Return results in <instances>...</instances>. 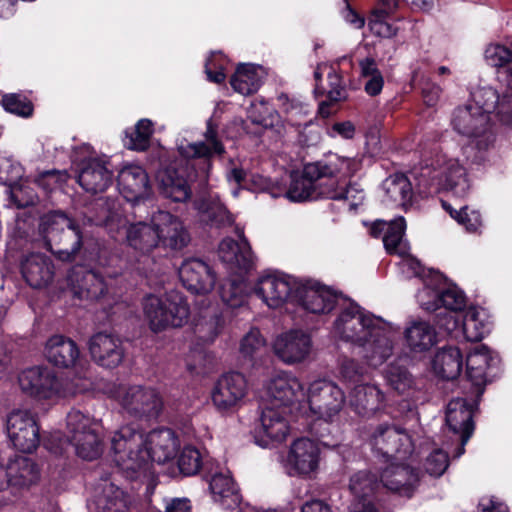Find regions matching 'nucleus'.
<instances>
[{
  "instance_id": "obj_37",
  "label": "nucleus",
  "mask_w": 512,
  "mask_h": 512,
  "mask_svg": "<svg viewBox=\"0 0 512 512\" xmlns=\"http://www.w3.org/2000/svg\"><path fill=\"white\" fill-rule=\"evenodd\" d=\"M40 479V469L29 457L17 456L8 462V487L26 489Z\"/></svg>"
},
{
  "instance_id": "obj_7",
  "label": "nucleus",
  "mask_w": 512,
  "mask_h": 512,
  "mask_svg": "<svg viewBox=\"0 0 512 512\" xmlns=\"http://www.w3.org/2000/svg\"><path fill=\"white\" fill-rule=\"evenodd\" d=\"M490 117L472 99L464 105L456 107L452 113L451 124L459 134L473 138L479 151H487L493 147L495 136L490 130Z\"/></svg>"
},
{
  "instance_id": "obj_41",
  "label": "nucleus",
  "mask_w": 512,
  "mask_h": 512,
  "mask_svg": "<svg viewBox=\"0 0 512 512\" xmlns=\"http://www.w3.org/2000/svg\"><path fill=\"white\" fill-rule=\"evenodd\" d=\"M126 239L132 248L142 253H149L159 245V236L152 222L131 224L127 228Z\"/></svg>"
},
{
  "instance_id": "obj_11",
  "label": "nucleus",
  "mask_w": 512,
  "mask_h": 512,
  "mask_svg": "<svg viewBox=\"0 0 512 512\" xmlns=\"http://www.w3.org/2000/svg\"><path fill=\"white\" fill-rule=\"evenodd\" d=\"M343 390L334 382L317 379L311 382L306 393V402L313 416L332 422L345 405Z\"/></svg>"
},
{
  "instance_id": "obj_14",
  "label": "nucleus",
  "mask_w": 512,
  "mask_h": 512,
  "mask_svg": "<svg viewBox=\"0 0 512 512\" xmlns=\"http://www.w3.org/2000/svg\"><path fill=\"white\" fill-rule=\"evenodd\" d=\"M270 404L293 412L299 410L305 397L301 381L291 373L280 372L273 376L266 386Z\"/></svg>"
},
{
  "instance_id": "obj_57",
  "label": "nucleus",
  "mask_w": 512,
  "mask_h": 512,
  "mask_svg": "<svg viewBox=\"0 0 512 512\" xmlns=\"http://www.w3.org/2000/svg\"><path fill=\"white\" fill-rule=\"evenodd\" d=\"M388 12L384 10H374L369 17L370 31L378 37L392 38L398 31L399 27L388 20Z\"/></svg>"
},
{
  "instance_id": "obj_62",
  "label": "nucleus",
  "mask_w": 512,
  "mask_h": 512,
  "mask_svg": "<svg viewBox=\"0 0 512 512\" xmlns=\"http://www.w3.org/2000/svg\"><path fill=\"white\" fill-rule=\"evenodd\" d=\"M449 465V459L446 452L441 449L434 450L425 460L424 467L426 472L434 477L441 476Z\"/></svg>"
},
{
  "instance_id": "obj_39",
  "label": "nucleus",
  "mask_w": 512,
  "mask_h": 512,
  "mask_svg": "<svg viewBox=\"0 0 512 512\" xmlns=\"http://www.w3.org/2000/svg\"><path fill=\"white\" fill-rule=\"evenodd\" d=\"M98 512H129L130 496L113 483H104L101 492L95 498Z\"/></svg>"
},
{
  "instance_id": "obj_6",
  "label": "nucleus",
  "mask_w": 512,
  "mask_h": 512,
  "mask_svg": "<svg viewBox=\"0 0 512 512\" xmlns=\"http://www.w3.org/2000/svg\"><path fill=\"white\" fill-rule=\"evenodd\" d=\"M39 232L46 246L62 260H72L82 245V236L74 222L62 211H51L40 218Z\"/></svg>"
},
{
  "instance_id": "obj_8",
  "label": "nucleus",
  "mask_w": 512,
  "mask_h": 512,
  "mask_svg": "<svg viewBox=\"0 0 512 512\" xmlns=\"http://www.w3.org/2000/svg\"><path fill=\"white\" fill-rule=\"evenodd\" d=\"M67 437L76 455L83 460L92 461L102 454L101 425L78 410L67 415Z\"/></svg>"
},
{
  "instance_id": "obj_50",
  "label": "nucleus",
  "mask_w": 512,
  "mask_h": 512,
  "mask_svg": "<svg viewBox=\"0 0 512 512\" xmlns=\"http://www.w3.org/2000/svg\"><path fill=\"white\" fill-rule=\"evenodd\" d=\"M245 282L239 275L225 280L220 286V296L224 303L232 308L241 307L247 298Z\"/></svg>"
},
{
  "instance_id": "obj_48",
  "label": "nucleus",
  "mask_w": 512,
  "mask_h": 512,
  "mask_svg": "<svg viewBox=\"0 0 512 512\" xmlns=\"http://www.w3.org/2000/svg\"><path fill=\"white\" fill-rule=\"evenodd\" d=\"M260 68L252 64L239 65L230 83L233 89L242 94L255 93L261 85Z\"/></svg>"
},
{
  "instance_id": "obj_29",
  "label": "nucleus",
  "mask_w": 512,
  "mask_h": 512,
  "mask_svg": "<svg viewBox=\"0 0 512 512\" xmlns=\"http://www.w3.org/2000/svg\"><path fill=\"white\" fill-rule=\"evenodd\" d=\"M117 182L120 193L128 201H138L149 194L148 175L139 165L124 166L118 174Z\"/></svg>"
},
{
  "instance_id": "obj_22",
  "label": "nucleus",
  "mask_w": 512,
  "mask_h": 512,
  "mask_svg": "<svg viewBox=\"0 0 512 512\" xmlns=\"http://www.w3.org/2000/svg\"><path fill=\"white\" fill-rule=\"evenodd\" d=\"M179 277L184 287L195 294L211 292L216 283V276L212 268L197 258L188 259L182 263Z\"/></svg>"
},
{
  "instance_id": "obj_59",
  "label": "nucleus",
  "mask_w": 512,
  "mask_h": 512,
  "mask_svg": "<svg viewBox=\"0 0 512 512\" xmlns=\"http://www.w3.org/2000/svg\"><path fill=\"white\" fill-rule=\"evenodd\" d=\"M2 106L7 112L21 117H29L33 113V104L25 96L17 93L6 94L2 97Z\"/></svg>"
},
{
  "instance_id": "obj_58",
  "label": "nucleus",
  "mask_w": 512,
  "mask_h": 512,
  "mask_svg": "<svg viewBox=\"0 0 512 512\" xmlns=\"http://www.w3.org/2000/svg\"><path fill=\"white\" fill-rule=\"evenodd\" d=\"M384 377L388 385L400 394L407 392L413 385L409 372L397 365H389L384 371Z\"/></svg>"
},
{
  "instance_id": "obj_45",
  "label": "nucleus",
  "mask_w": 512,
  "mask_h": 512,
  "mask_svg": "<svg viewBox=\"0 0 512 512\" xmlns=\"http://www.w3.org/2000/svg\"><path fill=\"white\" fill-rule=\"evenodd\" d=\"M493 360L489 349L485 345L477 346L467 356V376L475 386L479 387L486 382V372Z\"/></svg>"
},
{
  "instance_id": "obj_12",
  "label": "nucleus",
  "mask_w": 512,
  "mask_h": 512,
  "mask_svg": "<svg viewBox=\"0 0 512 512\" xmlns=\"http://www.w3.org/2000/svg\"><path fill=\"white\" fill-rule=\"evenodd\" d=\"M122 408L137 419H156L163 409V398L153 387L132 385L118 393Z\"/></svg>"
},
{
  "instance_id": "obj_60",
  "label": "nucleus",
  "mask_w": 512,
  "mask_h": 512,
  "mask_svg": "<svg viewBox=\"0 0 512 512\" xmlns=\"http://www.w3.org/2000/svg\"><path fill=\"white\" fill-rule=\"evenodd\" d=\"M265 348V340L258 329H251L241 340L240 352L243 356L252 358Z\"/></svg>"
},
{
  "instance_id": "obj_55",
  "label": "nucleus",
  "mask_w": 512,
  "mask_h": 512,
  "mask_svg": "<svg viewBox=\"0 0 512 512\" xmlns=\"http://www.w3.org/2000/svg\"><path fill=\"white\" fill-rule=\"evenodd\" d=\"M485 59L493 67L503 68L512 77V50L500 44L489 45L485 50Z\"/></svg>"
},
{
  "instance_id": "obj_53",
  "label": "nucleus",
  "mask_w": 512,
  "mask_h": 512,
  "mask_svg": "<svg viewBox=\"0 0 512 512\" xmlns=\"http://www.w3.org/2000/svg\"><path fill=\"white\" fill-rule=\"evenodd\" d=\"M277 105L279 109L287 115L290 121H294L293 124L299 125L296 120L304 115L308 114V106L304 101L295 95L288 93H280L277 96Z\"/></svg>"
},
{
  "instance_id": "obj_36",
  "label": "nucleus",
  "mask_w": 512,
  "mask_h": 512,
  "mask_svg": "<svg viewBox=\"0 0 512 512\" xmlns=\"http://www.w3.org/2000/svg\"><path fill=\"white\" fill-rule=\"evenodd\" d=\"M218 253L221 261L231 270H248L253 264L251 247L245 238L239 242L231 238L223 239Z\"/></svg>"
},
{
  "instance_id": "obj_52",
  "label": "nucleus",
  "mask_w": 512,
  "mask_h": 512,
  "mask_svg": "<svg viewBox=\"0 0 512 512\" xmlns=\"http://www.w3.org/2000/svg\"><path fill=\"white\" fill-rule=\"evenodd\" d=\"M203 219L211 226L222 228L233 224L234 219L223 203L211 199L204 204Z\"/></svg>"
},
{
  "instance_id": "obj_38",
  "label": "nucleus",
  "mask_w": 512,
  "mask_h": 512,
  "mask_svg": "<svg viewBox=\"0 0 512 512\" xmlns=\"http://www.w3.org/2000/svg\"><path fill=\"white\" fill-rule=\"evenodd\" d=\"M289 410L275 407L272 405L266 406L261 413L260 423L261 431L263 434L272 441H283L289 432V425L287 421V414Z\"/></svg>"
},
{
  "instance_id": "obj_19",
  "label": "nucleus",
  "mask_w": 512,
  "mask_h": 512,
  "mask_svg": "<svg viewBox=\"0 0 512 512\" xmlns=\"http://www.w3.org/2000/svg\"><path fill=\"white\" fill-rule=\"evenodd\" d=\"M274 353L284 363L292 365L306 360L312 351L309 334L292 330L279 335L273 344Z\"/></svg>"
},
{
  "instance_id": "obj_40",
  "label": "nucleus",
  "mask_w": 512,
  "mask_h": 512,
  "mask_svg": "<svg viewBox=\"0 0 512 512\" xmlns=\"http://www.w3.org/2000/svg\"><path fill=\"white\" fill-rule=\"evenodd\" d=\"M209 487L214 500L224 508L233 509L239 505L240 494L229 472L215 473Z\"/></svg>"
},
{
  "instance_id": "obj_46",
  "label": "nucleus",
  "mask_w": 512,
  "mask_h": 512,
  "mask_svg": "<svg viewBox=\"0 0 512 512\" xmlns=\"http://www.w3.org/2000/svg\"><path fill=\"white\" fill-rule=\"evenodd\" d=\"M490 331V324L483 310L468 309L462 316L461 332L467 341H481Z\"/></svg>"
},
{
  "instance_id": "obj_3",
  "label": "nucleus",
  "mask_w": 512,
  "mask_h": 512,
  "mask_svg": "<svg viewBox=\"0 0 512 512\" xmlns=\"http://www.w3.org/2000/svg\"><path fill=\"white\" fill-rule=\"evenodd\" d=\"M18 384L27 396L49 404L84 391L87 387L79 384L80 379L60 377L46 366H32L18 374Z\"/></svg>"
},
{
  "instance_id": "obj_17",
  "label": "nucleus",
  "mask_w": 512,
  "mask_h": 512,
  "mask_svg": "<svg viewBox=\"0 0 512 512\" xmlns=\"http://www.w3.org/2000/svg\"><path fill=\"white\" fill-rule=\"evenodd\" d=\"M293 297L306 311L314 314L330 312L338 299L331 288L311 280L299 284Z\"/></svg>"
},
{
  "instance_id": "obj_43",
  "label": "nucleus",
  "mask_w": 512,
  "mask_h": 512,
  "mask_svg": "<svg viewBox=\"0 0 512 512\" xmlns=\"http://www.w3.org/2000/svg\"><path fill=\"white\" fill-rule=\"evenodd\" d=\"M463 366L462 354L457 347H444L433 360L434 371L443 379L452 380L459 376Z\"/></svg>"
},
{
  "instance_id": "obj_5",
  "label": "nucleus",
  "mask_w": 512,
  "mask_h": 512,
  "mask_svg": "<svg viewBox=\"0 0 512 512\" xmlns=\"http://www.w3.org/2000/svg\"><path fill=\"white\" fill-rule=\"evenodd\" d=\"M419 183L425 186L424 193L447 190L459 198L465 197L471 188L465 167L458 159L446 154L435 156L431 162V168L422 170Z\"/></svg>"
},
{
  "instance_id": "obj_33",
  "label": "nucleus",
  "mask_w": 512,
  "mask_h": 512,
  "mask_svg": "<svg viewBox=\"0 0 512 512\" xmlns=\"http://www.w3.org/2000/svg\"><path fill=\"white\" fill-rule=\"evenodd\" d=\"M161 194L174 202H185L191 196L186 172L177 165H170L158 175Z\"/></svg>"
},
{
  "instance_id": "obj_21",
  "label": "nucleus",
  "mask_w": 512,
  "mask_h": 512,
  "mask_svg": "<svg viewBox=\"0 0 512 512\" xmlns=\"http://www.w3.org/2000/svg\"><path fill=\"white\" fill-rule=\"evenodd\" d=\"M380 483L391 493L410 498L420 483V474L406 464H390L381 473Z\"/></svg>"
},
{
  "instance_id": "obj_35",
  "label": "nucleus",
  "mask_w": 512,
  "mask_h": 512,
  "mask_svg": "<svg viewBox=\"0 0 512 512\" xmlns=\"http://www.w3.org/2000/svg\"><path fill=\"white\" fill-rule=\"evenodd\" d=\"M315 93L327 95L330 102H339L347 97L341 74L332 65L322 63L314 71Z\"/></svg>"
},
{
  "instance_id": "obj_42",
  "label": "nucleus",
  "mask_w": 512,
  "mask_h": 512,
  "mask_svg": "<svg viewBox=\"0 0 512 512\" xmlns=\"http://www.w3.org/2000/svg\"><path fill=\"white\" fill-rule=\"evenodd\" d=\"M74 295L79 299L97 300L106 292L103 278L94 271H85L80 279L78 274L71 276Z\"/></svg>"
},
{
  "instance_id": "obj_54",
  "label": "nucleus",
  "mask_w": 512,
  "mask_h": 512,
  "mask_svg": "<svg viewBox=\"0 0 512 512\" xmlns=\"http://www.w3.org/2000/svg\"><path fill=\"white\" fill-rule=\"evenodd\" d=\"M153 134V123L149 119H141L135 125L134 130L127 135L126 146L129 149L144 151L148 148L150 138Z\"/></svg>"
},
{
  "instance_id": "obj_63",
  "label": "nucleus",
  "mask_w": 512,
  "mask_h": 512,
  "mask_svg": "<svg viewBox=\"0 0 512 512\" xmlns=\"http://www.w3.org/2000/svg\"><path fill=\"white\" fill-rule=\"evenodd\" d=\"M441 298L442 288H432L428 285L417 294L419 304L427 311H436L441 308Z\"/></svg>"
},
{
  "instance_id": "obj_47",
  "label": "nucleus",
  "mask_w": 512,
  "mask_h": 512,
  "mask_svg": "<svg viewBox=\"0 0 512 512\" xmlns=\"http://www.w3.org/2000/svg\"><path fill=\"white\" fill-rule=\"evenodd\" d=\"M386 197L396 205L406 208L411 204L413 190L410 180L401 173L389 176L383 183Z\"/></svg>"
},
{
  "instance_id": "obj_34",
  "label": "nucleus",
  "mask_w": 512,
  "mask_h": 512,
  "mask_svg": "<svg viewBox=\"0 0 512 512\" xmlns=\"http://www.w3.org/2000/svg\"><path fill=\"white\" fill-rule=\"evenodd\" d=\"M350 404L361 416H370L386 404L384 392L374 384L356 385L350 393Z\"/></svg>"
},
{
  "instance_id": "obj_9",
  "label": "nucleus",
  "mask_w": 512,
  "mask_h": 512,
  "mask_svg": "<svg viewBox=\"0 0 512 512\" xmlns=\"http://www.w3.org/2000/svg\"><path fill=\"white\" fill-rule=\"evenodd\" d=\"M320 162L321 165L329 167V170L321 173L319 178L315 180L316 199L354 200L356 198L354 194H360L345 181V178L353 173L350 159L336 157L329 161Z\"/></svg>"
},
{
  "instance_id": "obj_44",
  "label": "nucleus",
  "mask_w": 512,
  "mask_h": 512,
  "mask_svg": "<svg viewBox=\"0 0 512 512\" xmlns=\"http://www.w3.org/2000/svg\"><path fill=\"white\" fill-rule=\"evenodd\" d=\"M405 337L409 347L415 351H426L436 344L435 328L426 321H413L405 329Z\"/></svg>"
},
{
  "instance_id": "obj_25",
  "label": "nucleus",
  "mask_w": 512,
  "mask_h": 512,
  "mask_svg": "<svg viewBox=\"0 0 512 512\" xmlns=\"http://www.w3.org/2000/svg\"><path fill=\"white\" fill-rule=\"evenodd\" d=\"M151 222L159 236V245L175 250L188 245L189 233L178 217L166 211H158L153 214Z\"/></svg>"
},
{
  "instance_id": "obj_23",
  "label": "nucleus",
  "mask_w": 512,
  "mask_h": 512,
  "mask_svg": "<svg viewBox=\"0 0 512 512\" xmlns=\"http://www.w3.org/2000/svg\"><path fill=\"white\" fill-rule=\"evenodd\" d=\"M320 448L309 438L295 440L288 454L287 462L291 475L308 476L319 466Z\"/></svg>"
},
{
  "instance_id": "obj_30",
  "label": "nucleus",
  "mask_w": 512,
  "mask_h": 512,
  "mask_svg": "<svg viewBox=\"0 0 512 512\" xmlns=\"http://www.w3.org/2000/svg\"><path fill=\"white\" fill-rule=\"evenodd\" d=\"M21 273L33 288L46 287L53 279L54 266L50 257L42 253H30L21 261Z\"/></svg>"
},
{
  "instance_id": "obj_28",
  "label": "nucleus",
  "mask_w": 512,
  "mask_h": 512,
  "mask_svg": "<svg viewBox=\"0 0 512 512\" xmlns=\"http://www.w3.org/2000/svg\"><path fill=\"white\" fill-rule=\"evenodd\" d=\"M77 181L91 194L104 192L113 182V172L104 160L93 158L83 163Z\"/></svg>"
},
{
  "instance_id": "obj_1",
  "label": "nucleus",
  "mask_w": 512,
  "mask_h": 512,
  "mask_svg": "<svg viewBox=\"0 0 512 512\" xmlns=\"http://www.w3.org/2000/svg\"><path fill=\"white\" fill-rule=\"evenodd\" d=\"M332 332L336 338L362 348V357L370 367L381 366L393 353L391 325L358 305L341 311Z\"/></svg>"
},
{
  "instance_id": "obj_32",
  "label": "nucleus",
  "mask_w": 512,
  "mask_h": 512,
  "mask_svg": "<svg viewBox=\"0 0 512 512\" xmlns=\"http://www.w3.org/2000/svg\"><path fill=\"white\" fill-rule=\"evenodd\" d=\"M178 151L186 159H204L207 167H210V159L215 155H222L225 149L222 142L218 139L216 129L209 121L203 141L181 144L178 147Z\"/></svg>"
},
{
  "instance_id": "obj_31",
  "label": "nucleus",
  "mask_w": 512,
  "mask_h": 512,
  "mask_svg": "<svg viewBox=\"0 0 512 512\" xmlns=\"http://www.w3.org/2000/svg\"><path fill=\"white\" fill-rule=\"evenodd\" d=\"M47 361L59 368L74 367L80 358L77 344L63 335L51 336L44 350Z\"/></svg>"
},
{
  "instance_id": "obj_49",
  "label": "nucleus",
  "mask_w": 512,
  "mask_h": 512,
  "mask_svg": "<svg viewBox=\"0 0 512 512\" xmlns=\"http://www.w3.org/2000/svg\"><path fill=\"white\" fill-rule=\"evenodd\" d=\"M222 327L221 316L215 309H208L194 323V333L204 342H212Z\"/></svg>"
},
{
  "instance_id": "obj_10",
  "label": "nucleus",
  "mask_w": 512,
  "mask_h": 512,
  "mask_svg": "<svg viewBox=\"0 0 512 512\" xmlns=\"http://www.w3.org/2000/svg\"><path fill=\"white\" fill-rule=\"evenodd\" d=\"M368 443L373 453L385 460H405L413 452V443L408 433L393 424L375 426L369 434Z\"/></svg>"
},
{
  "instance_id": "obj_56",
  "label": "nucleus",
  "mask_w": 512,
  "mask_h": 512,
  "mask_svg": "<svg viewBox=\"0 0 512 512\" xmlns=\"http://www.w3.org/2000/svg\"><path fill=\"white\" fill-rule=\"evenodd\" d=\"M204 466L201 452L193 446H185L178 458L180 472L186 476L197 474Z\"/></svg>"
},
{
  "instance_id": "obj_27",
  "label": "nucleus",
  "mask_w": 512,
  "mask_h": 512,
  "mask_svg": "<svg viewBox=\"0 0 512 512\" xmlns=\"http://www.w3.org/2000/svg\"><path fill=\"white\" fill-rule=\"evenodd\" d=\"M446 423L450 430L460 437L461 446L456 454V457H460L464 453V446L470 439L474 430L472 409L466 399L456 398L448 403Z\"/></svg>"
},
{
  "instance_id": "obj_20",
  "label": "nucleus",
  "mask_w": 512,
  "mask_h": 512,
  "mask_svg": "<svg viewBox=\"0 0 512 512\" xmlns=\"http://www.w3.org/2000/svg\"><path fill=\"white\" fill-rule=\"evenodd\" d=\"M297 284L288 275L273 273L262 276L255 286V293L270 308L280 307L295 292Z\"/></svg>"
},
{
  "instance_id": "obj_51",
  "label": "nucleus",
  "mask_w": 512,
  "mask_h": 512,
  "mask_svg": "<svg viewBox=\"0 0 512 512\" xmlns=\"http://www.w3.org/2000/svg\"><path fill=\"white\" fill-rule=\"evenodd\" d=\"M379 487V482L375 475L368 471H359L350 479L349 488L358 501H368Z\"/></svg>"
},
{
  "instance_id": "obj_26",
  "label": "nucleus",
  "mask_w": 512,
  "mask_h": 512,
  "mask_svg": "<svg viewBox=\"0 0 512 512\" xmlns=\"http://www.w3.org/2000/svg\"><path fill=\"white\" fill-rule=\"evenodd\" d=\"M327 170L329 167L321 165V162L306 164L301 174H292L290 185L283 195L293 202L316 200L315 180Z\"/></svg>"
},
{
  "instance_id": "obj_61",
  "label": "nucleus",
  "mask_w": 512,
  "mask_h": 512,
  "mask_svg": "<svg viewBox=\"0 0 512 512\" xmlns=\"http://www.w3.org/2000/svg\"><path fill=\"white\" fill-rule=\"evenodd\" d=\"M466 306V297L457 287L442 288L441 307L446 310L460 312Z\"/></svg>"
},
{
  "instance_id": "obj_13",
  "label": "nucleus",
  "mask_w": 512,
  "mask_h": 512,
  "mask_svg": "<svg viewBox=\"0 0 512 512\" xmlns=\"http://www.w3.org/2000/svg\"><path fill=\"white\" fill-rule=\"evenodd\" d=\"M6 432L13 446L24 453L33 452L40 443L35 416L25 409H15L6 418Z\"/></svg>"
},
{
  "instance_id": "obj_18",
  "label": "nucleus",
  "mask_w": 512,
  "mask_h": 512,
  "mask_svg": "<svg viewBox=\"0 0 512 512\" xmlns=\"http://www.w3.org/2000/svg\"><path fill=\"white\" fill-rule=\"evenodd\" d=\"M406 229L405 219L398 217L390 222L384 220H377L371 226V234L374 237L383 235V244L389 254H396L404 259L407 265L414 267L418 265L412 258L409 257V245L403 239Z\"/></svg>"
},
{
  "instance_id": "obj_64",
  "label": "nucleus",
  "mask_w": 512,
  "mask_h": 512,
  "mask_svg": "<svg viewBox=\"0 0 512 512\" xmlns=\"http://www.w3.org/2000/svg\"><path fill=\"white\" fill-rule=\"evenodd\" d=\"M366 373V369L358 361L350 358L342 360L340 365V374L348 382H356Z\"/></svg>"
},
{
  "instance_id": "obj_24",
  "label": "nucleus",
  "mask_w": 512,
  "mask_h": 512,
  "mask_svg": "<svg viewBox=\"0 0 512 512\" xmlns=\"http://www.w3.org/2000/svg\"><path fill=\"white\" fill-rule=\"evenodd\" d=\"M89 351L93 360L105 368H115L124 359L125 349L119 337L111 333L99 332L89 341Z\"/></svg>"
},
{
  "instance_id": "obj_4",
  "label": "nucleus",
  "mask_w": 512,
  "mask_h": 512,
  "mask_svg": "<svg viewBox=\"0 0 512 512\" xmlns=\"http://www.w3.org/2000/svg\"><path fill=\"white\" fill-rule=\"evenodd\" d=\"M142 307L144 317L154 332L182 327L190 315L186 298L177 290L162 295L149 294L143 298Z\"/></svg>"
},
{
  "instance_id": "obj_16",
  "label": "nucleus",
  "mask_w": 512,
  "mask_h": 512,
  "mask_svg": "<svg viewBox=\"0 0 512 512\" xmlns=\"http://www.w3.org/2000/svg\"><path fill=\"white\" fill-rule=\"evenodd\" d=\"M473 100L484 111L492 115L500 124L512 127V89L498 90L485 86L477 88L473 93Z\"/></svg>"
},
{
  "instance_id": "obj_2",
  "label": "nucleus",
  "mask_w": 512,
  "mask_h": 512,
  "mask_svg": "<svg viewBox=\"0 0 512 512\" xmlns=\"http://www.w3.org/2000/svg\"><path fill=\"white\" fill-rule=\"evenodd\" d=\"M115 463L123 470L136 472L150 460L159 464L172 460L180 442L168 428L156 429L144 436L132 426H123L111 440Z\"/></svg>"
},
{
  "instance_id": "obj_15",
  "label": "nucleus",
  "mask_w": 512,
  "mask_h": 512,
  "mask_svg": "<svg viewBox=\"0 0 512 512\" xmlns=\"http://www.w3.org/2000/svg\"><path fill=\"white\" fill-rule=\"evenodd\" d=\"M247 394V382L241 373L221 376L211 391V399L220 412H230L239 407Z\"/></svg>"
}]
</instances>
